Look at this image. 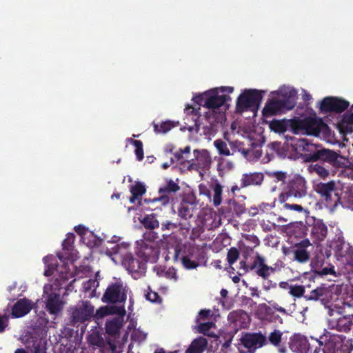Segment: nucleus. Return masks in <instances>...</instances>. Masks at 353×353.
I'll return each instance as SVG.
<instances>
[{
    "instance_id": "aec40b11",
    "label": "nucleus",
    "mask_w": 353,
    "mask_h": 353,
    "mask_svg": "<svg viewBox=\"0 0 353 353\" xmlns=\"http://www.w3.org/2000/svg\"><path fill=\"white\" fill-rule=\"evenodd\" d=\"M228 319L230 323L240 328L247 327L250 324V316L243 310H234L229 313Z\"/></svg>"
},
{
    "instance_id": "9d476101",
    "label": "nucleus",
    "mask_w": 353,
    "mask_h": 353,
    "mask_svg": "<svg viewBox=\"0 0 353 353\" xmlns=\"http://www.w3.org/2000/svg\"><path fill=\"white\" fill-rule=\"evenodd\" d=\"M137 254L138 257L142 259L145 263L148 261L157 262L160 254L158 243L154 241L145 239L141 243Z\"/></svg>"
},
{
    "instance_id": "4be33fe9",
    "label": "nucleus",
    "mask_w": 353,
    "mask_h": 353,
    "mask_svg": "<svg viewBox=\"0 0 353 353\" xmlns=\"http://www.w3.org/2000/svg\"><path fill=\"white\" fill-rule=\"evenodd\" d=\"M327 234V227L321 219L315 220L311 228V238L314 243L323 241Z\"/></svg>"
},
{
    "instance_id": "393cba45",
    "label": "nucleus",
    "mask_w": 353,
    "mask_h": 353,
    "mask_svg": "<svg viewBox=\"0 0 353 353\" xmlns=\"http://www.w3.org/2000/svg\"><path fill=\"white\" fill-rule=\"evenodd\" d=\"M308 230V228L303 221L291 223L288 227V232L290 236L297 239L303 238Z\"/></svg>"
},
{
    "instance_id": "49530a36",
    "label": "nucleus",
    "mask_w": 353,
    "mask_h": 353,
    "mask_svg": "<svg viewBox=\"0 0 353 353\" xmlns=\"http://www.w3.org/2000/svg\"><path fill=\"white\" fill-rule=\"evenodd\" d=\"M214 145L219 152V154L223 156H230L231 152L228 148L227 143L222 139H217L214 141Z\"/></svg>"
},
{
    "instance_id": "09e8293b",
    "label": "nucleus",
    "mask_w": 353,
    "mask_h": 353,
    "mask_svg": "<svg viewBox=\"0 0 353 353\" xmlns=\"http://www.w3.org/2000/svg\"><path fill=\"white\" fill-rule=\"evenodd\" d=\"M214 196H213V204L215 207L219 206L222 201V192L223 188L220 183H216L213 188Z\"/></svg>"
},
{
    "instance_id": "ea45409f",
    "label": "nucleus",
    "mask_w": 353,
    "mask_h": 353,
    "mask_svg": "<svg viewBox=\"0 0 353 353\" xmlns=\"http://www.w3.org/2000/svg\"><path fill=\"white\" fill-rule=\"evenodd\" d=\"M322 339L323 336H321L320 339L312 338L311 342L309 341L307 353H319L321 350L323 351V353H325V347L327 345H329L330 342L328 343H325L324 347L322 348L323 345V341H322Z\"/></svg>"
},
{
    "instance_id": "a211bd4d",
    "label": "nucleus",
    "mask_w": 353,
    "mask_h": 353,
    "mask_svg": "<svg viewBox=\"0 0 353 353\" xmlns=\"http://www.w3.org/2000/svg\"><path fill=\"white\" fill-rule=\"evenodd\" d=\"M123 312H125V310L123 307L106 305L99 308L94 314V307L90 305V320L93 318L97 321L109 314H121Z\"/></svg>"
},
{
    "instance_id": "72a5a7b5",
    "label": "nucleus",
    "mask_w": 353,
    "mask_h": 353,
    "mask_svg": "<svg viewBox=\"0 0 353 353\" xmlns=\"http://www.w3.org/2000/svg\"><path fill=\"white\" fill-rule=\"evenodd\" d=\"M328 293L327 289L325 287H317L312 290L309 294L304 296L306 301H323Z\"/></svg>"
},
{
    "instance_id": "ddd939ff",
    "label": "nucleus",
    "mask_w": 353,
    "mask_h": 353,
    "mask_svg": "<svg viewBox=\"0 0 353 353\" xmlns=\"http://www.w3.org/2000/svg\"><path fill=\"white\" fill-rule=\"evenodd\" d=\"M127 296L124 292L123 283L117 281L111 283L107 288L102 301L105 303H122L126 300Z\"/></svg>"
},
{
    "instance_id": "6e6d98bb",
    "label": "nucleus",
    "mask_w": 353,
    "mask_h": 353,
    "mask_svg": "<svg viewBox=\"0 0 353 353\" xmlns=\"http://www.w3.org/2000/svg\"><path fill=\"white\" fill-rule=\"evenodd\" d=\"M103 239V237L98 236L93 232L90 231V243L92 241L93 247H99L102 244Z\"/></svg>"
},
{
    "instance_id": "c03bdc74",
    "label": "nucleus",
    "mask_w": 353,
    "mask_h": 353,
    "mask_svg": "<svg viewBox=\"0 0 353 353\" xmlns=\"http://www.w3.org/2000/svg\"><path fill=\"white\" fill-rule=\"evenodd\" d=\"M101 280V276L99 275V271H97L94 274V279H90V290H92V292L90 294V296H99L100 295V292H97V288L99 286V281Z\"/></svg>"
},
{
    "instance_id": "c85d7f7f",
    "label": "nucleus",
    "mask_w": 353,
    "mask_h": 353,
    "mask_svg": "<svg viewBox=\"0 0 353 353\" xmlns=\"http://www.w3.org/2000/svg\"><path fill=\"white\" fill-rule=\"evenodd\" d=\"M281 102L279 99H270L262 110L263 115L265 117L282 113Z\"/></svg>"
},
{
    "instance_id": "052dcab7",
    "label": "nucleus",
    "mask_w": 353,
    "mask_h": 353,
    "mask_svg": "<svg viewBox=\"0 0 353 353\" xmlns=\"http://www.w3.org/2000/svg\"><path fill=\"white\" fill-rule=\"evenodd\" d=\"M245 240L252 244V248H250L251 250H252L254 248L258 246L260 243L259 239L255 235H247L245 236Z\"/></svg>"
},
{
    "instance_id": "7c9ffc66",
    "label": "nucleus",
    "mask_w": 353,
    "mask_h": 353,
    "mask_svg": "<svg viewBox=\"0 0 353 353\" xmlns=\"http://www.w3.org/2000/svg\"><path fill=\"white\" fill-rule=\"evenodd\" d=\"M340 132L343 134L352 133L353 132V117L347 111L342 117L338 124Z\"/></svg>"
},
{
    "instance_id": "0e129e2a",
    "label": "nucleus",
    "mask_w": 353,
    "mask_h": 353,
    "mask_svg": "<svg viewBox=\"0 0 353 353\" xmlns=\"http://www.w3.org/2000/svg\"><path fill=\"white\" fill-rule=\"evenodd\" d=\"M242 143L243 142H241L239 141L230 142V149L232 150L231 154H233L234 153L238 152V150L239 149V148L241 147Z\"/></svg>"
},
{
    "instance_id": "de8ad7c7",
    "label": "nucleus",
    "mask_w": 353,
    "mask_h": 353,
    "mask_svg": "<svg viewBox=\"0 0 353 353\" xmlns=\"http://www.w3.org/2000/svg\"><path fill=\"white\" fill-rule=\"evenodd\" d=\"M75 236L73 233H68L66 238L62 243L63 250L65 252H72L74 249V242Z\"/></svg>"
},
{
    "instance_id": "f03ea898",
    "label": "nucleus",
    "mask_w": 353,
    "mask_h": 353,
    "mask_svg": "<svg viewBox=\"0 0 353 353\" xmlns=\"http://www.w3.org/2000/svg\"><path fill=\"white\" fill-rule=\"evenodd\" d=\"M303 150L307 152L304 155L306 162L319 163L334 168H343L344 163L341 161L343 157L338 152L327 149L321 145L310 143L305 139H300Z\"/></svg>"
},
{
    "instance_id": "4d7b16f0",
    "label": "nucleus",
    "mask_w": 353,
    "mask_h": 353,
    "mask_svg": "<svg viewBox=\"0 0 353 353\" xmlns=\"http://www.w3.org/2000/svg\"><path fill=\"white\" fill-rule=\"evenodd\" d=\"M214 325L213 322H205L199 325V332L207 334L208 331Z\"/></svg>"
},
{
    "instance_id": "680f3d73",
    "label": "nucleus",
    "mask_w": 353,
    "mask_h": 353,
    "mask_svg": "<svg viewBox=\"0 0 353 353\" xmlns=\"http://www.w3.org/2000/svg\"><path fill=\"white\" fill-rule=\"evenodd\" d=\"M145 298L147 300L152 303H157L159 301L161 300L159 295L158 294V293L155 292H148L145 294Z\"/></svg>"
},
{
    "instance_id": "b1692460",
    "label": "nucleus",
    "mask_w": 353,
    "mask_h": 353,
    "mask_svg": "<svg viewBox=\"0 0 353 353\" xmlns=\"http://www.w3.org/2000/svg\"><path fill=\"white\" fill-rule=\"evenodd\" d=\"M336 190V183L334 181L327 183L320 182L315 187L316 192L326 201H332V194Z\"/></svg>"
},
{
    "instance_id": "412c9836",
    "label": "nucleus",
    "mask_w": 353,
    "mask_h": 353,
    "mask_svg": "<svg viewBox=\"0 0 353 353\" xmlns=\"http://www.w3.org/2000/svg\"><path fill=\"white\" fill-rule=\"evenodd\" d=\"M309 341L301 334H294L290 337L289 347L295 353H307Z\"/></svg>"
},
{
    "instance_id": "69168bd1",
    "label": "nucleus",
    "mask_w": 353,
    "mask_h": 353,
    "mask_svg": "<svg viewBox=\"0 0 353 353\" xmlns=\"http://www.w3.org/2000/svg\"><path fill=\"white\" fill-rule=\"evenodd\" d=\"M165 276L168 279H174V280H176L177 276L176 270L174 268H170L168 270L165 272Z\"/></svg>"
},
{
    "instance_id": "7ed1b4c3",
    "label": "nucleus",
    "mask_w": 353,
    "mask_h": 353,
    "mask_svg": "<svg viewBox=\"0 0 353 353\" xmlns=\"http://www.w3.org/2000/svg\"><path fill=\"white\" fill-rule=\"evenodd\" d=\"M350 305L343 302L342 305L335 304L328 310V328L339 332L349 333L353 330V314H347L345 307Z\"/></svg>"
},
{
    "instance_id": "a878e982",
    "label": "nucleus",
    "mask_w": 353,
    "mask_h": 353,
    "mask_svg": "<svg viewBox=\"0 0 353 353\" xmlns=\"http://www.w3.org/2000/svg\"><path fill=\"white\" fill-rule=\"evenodd\" d=\"M283 332L279 330H274L270 333L268 339V344L270 343L278 348L279 353H286V347L282 345Z\"/></svg>"
},
{
    "instance_id": "f257e3e1",
    "label": "nucleus",
    "mask_w": 353,
    "mask_h": 353,
    "mask_svg": "<svg viewBox=\"0 0 353 353\" xmlns=\"http://www.w3.org/2000/svg\"><path fill=\"white\" fill-rule=\"evenodd\" d=\"M230 97L226 94H220L219 89H212L195 97L196 102L199 105L209 109L205 112L204 118L206 121L213 125L215 123H222L225 119V111L221 108L225 106L227 101ZM225 110V108H224Z\"/></svg>"
},
{
    "instance_id": "1a4fd4ad",
    "label": "nucleus",
    "mask_w": 353,
    "mask_h": 353,
    "mask_svg": "<svg viewBox=\"0 0 353 353\" xmlns=\"http://www.w3.org/2000/svg\"><path fill=\"white\" fill-rule=\"evenodd\" d=\"M240 341L249 353H254L256 350L268 345L267 336L261 332L243 333Z\"/></svg>"
},
{
    "instance_id": "13d9d810",
    "label": "nucleus",
    "mask_w": 353,
    "mask_h": 353,
    "mask_svg": "<svg viewBox=\"0 0 353 353\" xmlns=\"http://www.w3.org/2000/svg\"><path fill=\"white\" fill-rule=\"evenodd\" d=\"M9 325V317L6 314L0 313V333L5 332L6 327Z\"/></svg>"
},
{
    "instance_id": "6ab92c4d",
    "label": "nucleus",
    "mask_w": 353,
    "mask_h": 353,
    "mask_svg": "<svg viewBox=\"0 0 353 353\" xmlns=\"http://www.w3.org/2000/svg\"><path fill=\"white\" fill-rule=\"evenodd\" d=\"M33 307V303L26 298L18 300L12 307L13 318H21L28 314Z\"/></svg>"
},
{
    "instance_id": "3c124183",
    "label": "nucleus",
    "mask_w": 353,
    "mask_h": 353,
    "mask_svg": "<svg viewBox=\"0 0 353 353\" xmlns=\"http://www.w3.org/2000/svg\"><path fill=\"white\" fill-rule=\"evenodd\" d=\"M47 343L41 339L34 341L32 348L33 353H47Z\"/></svg>"
},
{
    "instance_id": "423d86ee",
    "label": "nucleus",
    "mask_w": 353,
    "mask_h": 353,
    "mask_svg": "<svg viewBox=\"0 0 353 353\" xmlns=\"http://www.w3.org/2000/svg\"><path fill=\"white\" fill-rule=\"evenodd\" d=\"M179 185L170 180L165 185L159 188V196L153 199H145L144 202L150 204V208L152 210L160 209L162 206H166L170 203V194H174L179 190Z\"/></svg>"
},
{
    "instance_id": "c756f323",
    "label": "nucleus",
    "mask_w": 353,
    "mask_h": 353,
    "mask_svg": "<svg viewBox=\"0 0 353 353\" xmlns=\"http://www.w3.org/2000/svg\"><path fill=\"white\" fill-rule=\"evenodd\" d=\"M46 309L52 314H57L62 309L59 296L56 294H50L46 301Z\"/></svg>"
},
{
    "instance_id": "a19ab883",
    "label": "nucleus",
    "mask_w": 353,
    "mask_h": 353,
    "mask_svg": "<svg viewBox=\"0 0 353 353\" xmlns=\"http://www.w3.org/2000/svg\"><path fill=\"white\" fill-rule=\"evenodd\" d=\"M266 175L272 179L274 183L281 182L283 186L288 180L289 175L284 171H269L265 172Z\"/></svg>"
},
{
    "instance_id": "37998d69",
    "label": "nucleus",
    "mask_w": 353,
    "mask_h": 353,
    "mask_svg": "<svg viewBox=\"0 0 353 353\" xmlns=\"http://www.w3.org/2000/svg\"><path fill=\"white\" fill-rule=\"evenodd\" d=\"M174 127V125L172 122L170 121L161 122L160 124L154 123V131L157 134L163 133L165 134L170 131L172 128Z\"/></svg>"
},
{
    "instance_id": "f8f14e48",
    "label": "nucleus",
    "mask_w": 353,
    "mask_h": 353,
    "mask_svg": "<svg viewBox=\"0 0 353 353\" xmlns=\"http://www.w3.org/2000/svg\"><path fill=\"white\" fill-rule=\"evenodd\" d=\"M122 264L134 279L144 274L147 268L145 261L141 258L134 257L131 253L123 256Z\"/></svg>"
},
{
    "instance_id": "5fc2aeb1",
    "label": "nucleus",
    "mask_w": 353,
    "mask_h": 353,
    "mask_svg": "<svg viewBox=\"0 0 353 353\" xmlns=\"http://www.w3.org/2000/svg\"><path fill=\"white\" fill-rule=\"evenodd\" d=\"M239 256V252L236 248L229 249L227 254V260L230 265H232L236 261Z\"/></svg>"
},
{
    "instance_id": "f3484780",
    "label": "nucleus",
    "mask_w": 353,
    "mask_h": 353,
    "mask_svg": "<svg viewBox=\"0 0 353 353\" xmlns=\"http://www.w3.org/2000/svg\"><path fill=\"white\" fill-rule=\"evenodd\" d=\"M195 200L193 196H188L182 200L178 210L179 216L181 219L188 220L193 216L196 208Z\"/></svg>"
},
{
    "instance_id": "774afa93",
    "label": "nucleus",
    "mask_w": 353,
    "mask_h": 353,
    "mask_svg": "<svg viewBox=\"0 0 353 353\" xmlns=\"http://www.w3.org/2000/svg\"><path fill=\"white\" fill-rule=\"evenodd\" d=\"M74 230L77 234L82 236L85 234L86 228L82 225H79L74 227Z\"/></svg>"
},
{
    "instance_id": "864d4df0",
    "label": "nucleus",
    "mask_w": 353,
    "mask_h": 353,
    "mask_svg": "<svg viewBox=\"0 0 353 353\" xmlns=\"http://www.w3.org/2000/svg\"><path fill=\"white\" fill-rule=\"evenodd\" d=\"M132 145L135 147V154L138 161H141L144 157L143 143L141 141H133Z\"/></svg>"
},
{
    "instance_id": "4468645a",
    "label": "nucleus",
    "mask_w": 353,
    "mask_h": 353,
    "mask_svg": "<svg viewBox=\"0 0 353 353\" xmlns=\"http://www.w3.org/2000/svg\"><path fill=\"white\" fill-rule=\"evenodd\" d=\"M350 105V103L343 99L338 97H327L321 102L320 109L322 112H334L341 113Z\"/></svg>"
},
{
    "instance_id": "338daca9",
    "label": "nucleus",
    "mask_w": 353,
    "mask_h": 353,
    "mask_svg": "<svg viewBox=\"0 0 353 353\" xmlns=\"http://www.w3.org/2000/svg\"><path fill=\"white\" fill-rule=\"evenodd\" d=\"M276 287V283L272 281L271 280H268L265 281L263 284V288L265 291L270 290L271 288H275Z\"/></svg>"
},
{
    "instance_id": "5701e85b",
    "label": "nucleus",
    "mask_w": 353,
    "mask_h": 353,
    "mask_svg": "<svg viewBox=\"0 0 353 353\" xmlns=\"http://www.w3.org/2000/svg\"><path fill=\"white\" fill-rule=\"evenodd\" d=\"M294 121H296V119L289 120L274 119L270 123L269 125L271 130L277 133H284L290 129L293 133L296 134V126L294 125Z\"/></svg>"
},
{
    "instance_id": "2f4dec72",
    "label": "nucleus",
    "mask_w": 353,
    "mask_h": 353,
    "mask_svg": "<svg viewBox=\"0 0 353 353\" xmlns=\"http://www.w3.org/2000/svg\"><path fill=\"white\" fill-rule=\"evenodd\" d=\"M259 310L263 314V319L275 323H282V319L279 315L275 314L273 308L265 303L261 304L259 307Z\"/></svg>"
},
{
    "instance_id": "e433bc0d",
    "label": "nucleus",
    "mask_w": 353,
    "mask_h": 353,
    "mask_svg": "<svg viewBox=\"0 0 353 353\" xmlns=\"http://www.w3.org/2000/svg\"><path fill=\"white\" fill-rule=\"evenodd\" d=\"M146 192L145 185L141 182H136L134 185L130 188V193L132 196L130 197V202L131 203H135L140 197L142 196Z\"/></svg>"
},
{
    "instance_id": "bb28decb",
    "label": "nucleus",
    "mask_w": 353,
    "mask_h": 353,
    "mask_svg": "<svg viewBox=\"0 0 353 353\" xmlns=\"http://www.w3.org/2000/svg\"><path fill=\"white\" fill-rule=\"evenodd\" d=\"M263 179L264 176L261 172L244 174L241 180V186L247 187L250 185H259L262 183Z\"/></svg>"
},
{
    "instance_id": "e2e57ef3",
    "label": "nucleus",
    "mask_w": 353,
    "mask_h": 353,
    "mask_svg": "<svg viewBox=\"0 0 353 353\" xmlns=\"http://www.w3.org/2000/svg\"><path fill=\"white\" fill-rule=\"evenodd\" d=\"M178 228V224L175 223H172L171 221H166L161 223V230H172Z\"/></svg>"
},
{
    "instance_id": "79ce46f5",
    "label": "nucleus",
    "mask_w": 353,
    "mask_h": 353,
    "mask_svg": "<svg viewBox=\"0 0 353 353\" xmlns=\"http://www.w3.org/2000/svg\"><path fill=\"white\" fill-rule=\"evenodd\" d=\"M181 256H186L191 259L201 260L203 258L202 253L199 248L194 245H189L185 248L183 254Z\"/></svg>"
},
{
    "instance_id": "2eb2a0df",
    "label": "nucleus",
    "mask_w": 353,
    "mask_h": 353,
    "mask_svg": "<svg viewBox=\"0 0 353 353\" xmlns=\"http://www.w3.org/2000/svg\"><path fill=\"white\" fill-rule=\"evenodd\" d=\"M250 269L254 271L258 276L264 280H267L276 271L275 268L266 264L265 259L258 252L256 254L253 262L250 264Z\"/></svg>"
},
{
    "instance_id": "0eeeda50",
    "label": "nucleus",
    "mask_w": 353,
    "mask_h": 353,
    "mask_svg": "<svg viewBox=\"0 0 353 353\" xmlns=\"http://www.w3.org/2000/svg\"><path fill=\"white\" fill-rule=\"evenodd\" d=\"M307 183L300 174L289 175L282 190L294 196V199H302L307 194Z\"/></svg>"
},
{
    "instance_id": "20e7f679",
    "label": "nucleus",
    "mask_w": 353,
    "mask_h": 353,
    "mask_svg": "<svg viewBox=\"0 0 353 353\" xmlns=\"http://www.w3.org/2000/svg\"><path fill=\"white\" fill-rule=\"evenodd\" d=\"M262 90L249 89L245 90L237 98L236 112L243 113L245 111H256L263 99Z\"/></svg>"
},
{
    "instance_id": "dca6fc26",
    "label": "nucleus",
    "mask_w": 353,
    "mask_h": 353,
    "mask_svg": "<svg viewBox=\"0 0 353 353\" xmlns=\"http://www.w3.org/2000/svg\"><path fill=\"white\" fill-rule=\"evenodd\" d=\"M70 322L72 325L84 323L88 320V301H83L81 305L70 307Z\"/></svg>"
},
{
    "instance_id": "6e6552de",
    "label": "nucleus",
    "mask_w": 353,
    "mask_h": 353,
    "mask_svg": "<svg viewBox=\"0 0 353 353\" xmlns=\"http://www.w3.org/2000/svg\"><path fill=\"white\" fill-rule=\"evenodd\" d=\"M294 199H295L294 196L282 190L278 197L274 199V206H277L280 212L283 213L290 212L298 213L308 212V210L305 209L301 205L294 203Z\"/></svg>"
},
{
    "instance_id": "a18cd8bd",
    "label": "nucleus",
    "mask_w": 353,
    "mask_h": 353,
    "mask_svg": "<svg viewBox=\"0 0 353 353\" xmlns=\"http://www.w3.org/2000/svg\"><path fill=\"white\" fill-rule=\"evenodd\" d=\"M142 223L145 228L148 230H154L159 227V221L153 215L144 217Z\"/></svg>"
},
{
    "instance_id": "9b49d317",
    "label": "nucleus",
    "mask_w": 353,
    "mask_h": 353,
    "mask_svg": "<svg viewBox=\"0 0 353 353\" xmlns=\"http://www.w3.org/2000/svg\"><path fill=\"white\" fill-rule=\"evenodd\" d=\"M310 247H312V243L309 239H305L296 243L293 248H283V252L285 255L292 253L294 261L305 263L310 258V252L307 250Z\"/></svg>"
},
{
    "instance_id": "c9c22d12",
    "label": "nucleus",
    "mask_w": 353,
    "mask_h": 353,
    "mask_svg": "<svg viewBox=\"0 0 353 353\" xmlns=\"http://www.w3.org/2000/svg\"><path fill=\"white\" fill-rule=\"evenodd\" d=\"M207 346V340L203 337H199L194 339L185 353H203Z\"/></svg>"
},
{
    "instance_id": "cd10ccee",
    "label": "nucleus",
    "mask_w": 353,
    "mask_h": 353,
    "mask_svg": "<svg viewBox=\"0 0 353 353\" xmlns=\"http://www.w3.org/2000/svg\"><path fill=\"white\" fill-rule=\"evenodd\" d=\"M224 210L226 213L231 214L232 216H240L245 212V206L234 199H229L224 206Z\"/></svg>"
},
{
    "instance_id": "39448f33",
    "label": "nucleus",
    "mask_w": 353,
    "mask_h": 353,
    "mask_svg": "<svg viewBox=\"0 0 353 353\" xmlns=\"http://www.w3.org/2000/svg\"><path fill=\"white\" fill-rule=\"evenodd\" d=\"M296 126V134H306L319 136L321 131L327 127L321 118L306 117L303 119H296L294 122Z\"/></svg>"
},
{
    "instance_id": "8fccbe9b",
    "label": "nucleus",
    "mask_w": 353,
    "mask_h": 353,
    "mask_svg": "<svg viewBox=\"0 0 353 353\" xmlns=\"http://www.w3.org/2000/svg\"><path fill=\"white\" fill-rule=\"evenodd\" d=\"M290 294L294 297L300 298L305 295V287L303 285H290L289 286Z\"/></svg>"
},
{
    "instance_id": "f704fd0d",
    "label": "nucleus",
    "mask_w": 353,
    "mask_h": 353,
    "mask_svg": "<svg viewBox=\"0 0 353 353\" xmlns=\"http://www.w3.org/2000/svg\"><path fill=\"white\" fill-rule=\"evenodd\" d=\"M281 102V111L285 112L287 110H290L296 105V93L294 92H290L288 95H285L281 99H279Z\"/></svg>"
},
{
    "instance_id": "603ef678",
    "label": "nucleus",
    "mask_w": 353,
    "mask_h": 353,
    "mask_svg": "<svg viewBox=\"0 0 353 353\" xmlns=\"http://www.w3.org/2000/svg\"><path fill=\"white\" fill-rule=\"evenodd\" d=\"M181 261L183 267L187 270L196 269L199 265V260L191 259L186 256H181Z\"/></svg>"
},
{
    "instance_id": "4c0bfd02",
    "label": "nucleus",
    "mask_w": 353,
    "mask_h": 353,
    "mask_svg": "<svg viewBox=\"0 0 353 353\" xmlns=\"http://www.w3.org/2000/svg\"><path fill=\"white\" fill-rule=\"evenodd\" d=\"M122 327V322L119 318H114L105 323V331L111 336L117 334Z\"/></svg>"
},
{
    "instance_id": "473e14b6",
    "label": "nucleus",
    "mask_w": 353,
    "mask_h": 353,
    "mask_svg": "<svg viewBox=\"0 0 353 353\" xmlns=\"http://www.w3.org/2000/svg\"><path fill=\"white\" fill-rule=\"evenodd\" d=\"M332 168V167L319 163L314 164L312 163L308 166V170L310 173H314L323 179L329 176Z\"/></svg>"
},
{
    "instance_id": "58836bf2",
    "label": "nucleus",
    "mask_w": 353,
    "mask_h": 353,
    "mask_svg": "<svg viewBox=\"0 0 353 353\" xmlns=\"http://www.w3.org/2000/svg\"><path fill=\"white\" fill-rule=\"evenodd\" d=\"M43 261L45 265L48 267V269L45 270L44 273L46 276H51L55 271L59 272V266L57 264V261L54 256H46L43 259Z\"/></svg>"
},
{
    "instance_id": "bf43d9fd",
    "label": "nucleus",
    "mask_w": 353,
    "mask_h": 353,
    "mask_svg": "<svg viewBox=\"0 0 353 353\" xmlns=\"http://www.w3.org/2000/svg\"><path fill=\"white\" fill-rule=\"evenodd\" d=\"M177 224L178 228H179V230L181 231V233L182 234L185 235L189 232L190 229L191 228V225L189 222H181Z\"/></svg>"
}]
</instances>
